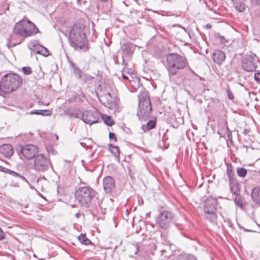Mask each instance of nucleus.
Listing matches in <instances>:
<instances>
[{
  "label": "nucleus",
  "mask_w": 260,
  "mask_h": 260,
  "mask_svg": "<svg viewBox=\"0 0 260 260\" xmlns=\"http://www.w3.org/2000/svg\"><path fill=\"white\" fill-rule=\"evenodd\" d=\"M69 42L76 50L86 51L88 50V41L83 27L79 24H75L70 31Z\"/></svg>",
  "instance_id": "1"
},
{
  "label": "nucleus",
  "mask_w": 260,
  "mask_h": 260,
  "mask_svg": "<svg viewBox=\"0 0 260 260\" xmlns=\"http://www.w3.org/2000/svg\"><path fill=\"white\" fill-rule=\"evenodd\" d=\"M166 67L170 78L176 75L180 70L184 69L188 62L185 57L176 53H171L166 57Z\"/></svg>",
  "instance_id": "2"
},
{
  "label": "nucleus",
  "mask_w": 260,
  "mask_h": 260,
  "mask_svg": "<svg viewBox=\"0 0 260 260\" xmlns=\"http://www.w3.org/2000/svg\"><path fill=\"white\" fill-rule=\"evenodd\" d=\"M21 82L22 80L17 74L10 73L5 75L0 82V95H3L16 90Z\"/></svg>",
  "instance_id": "3"
},
{
  "label": "nucleus",
  "mask_w": 260,
  "mask_h": 260,
  "mask_svg": "<svg viewBox=\"0 0 260 260\" xmlns=\"http://www.w3.org/2000/svg\"><path fill=\"white\" fill-rule=\"evenodd\" d=\"M39 29L36 25L28 19H23L16 23L13 28L15 35H18L23 38H27L36 34Z\"/></svg>",
  "instance_id": "4"
},
{
  "label": "nucleus",
  "mask_w": 260,
  "mask_h": 260,
  "mask_svg": "<svg viewBox=\"0 0 260 260\" xmlns=\"http://www.w3.org/2000/svg\"><path fill=\"white\" fill-rule=\"evenodd\" d=\"M139 111L137 116L140 119H145L148 118L151 114L152 107L148 92L142 91L138 95Z\"/></svg>",
  "instance_id": "5"
},
{
  "label": "nucleus",
  "mask_w": 260,
  "mask_h": 260,
  "mask_svg": "<svg viewBox=\"0 0 260 260\" xmlns=\"http://www.w3.org/2000/svg\"><path fill=\"white\" fill-rule=\"evenodd\" d=\"M95 196L94 190L89 186L80 187L75 192L77 201L84 207H88Z\"/></svg>",
  "instance_id": "6"
},
{
  "label": "nucleus",
  "mask_w": 260,
  "mask_h": 260,
  "mask_svg": "<svg viewBox=\"0 0 260 260\" xmlns=\"http://www.w3.org/2000/svg\"><path fill=\"white\" fill-rule=\"evenodd\" d=\"M217 202L215 198L208 197L204 203V212L205 218L209 222H213L216 220L215 213Z\"/></svg>",
  "instance_id": "7"
},
{
  "label": "nucleus",
  "mask_w": 260,
  "mask_h": 260,
  "mask_svg": "<svg viewBox=\"0 0 260 260\" xmlns=\"http://www.w3.org/2000/svg\"><path fill=\"white\" fill-rule=\"evenodd\" d=\"M99 99L106 107L113 110L115 114L119 113L122 109L117 97L110 92L104 93Z\"/></svg>",
  "instance_id": "8"
},
{
  "label": "nucleus",
  "mask_w": 260,
  "mask_h": 260,
  "mask_svg": "<svg viewBox=\"0 0 260 260\" xmlns=\"http://www.w3.org/2000/svg\"><path fill=\"white\" fill-rule=\"evenodd\" d=\"M174 214L169 210H164L160 213L156 219V224L160 228L166 229L173 221Z\"/></svg>",
  "instance_id": "9"
},
{
  "label": "nucleus",
  "mask_w": 260,
  "mask_h": 260,
  "mask_svg": "<svg viewBox=\"0 0 260 260\" xmlns=\"http://www.w3.org/2000/svg\"><path fill=\"white\" fill-rule=\"evenodd\" d=\"M38 152V147L32 144L21 146L20 149L18 150V153L21 158L23 156L28 159H31L36 157Z\"/></svg>",
  "instance_id": "10"
},
{
  "label": "nucleus",
  "mask_w": 260,
  "mask_h": 260,
  "mask_svg": "<svg viewBox=\"0 0 260 260\" xmlns=\"http://www.w3.org/2000/svg\"><path fill=\"white\" fill-rule=\"evenodd\" d=\"M50 166V160L42 154L37 155L34 161V169L38 172H44L48 170Z\"/></svg>",
  "instance_id": "11"
},
{
  "label": "nucleus",
  "mask_w": 260,
  "mask_h": 260,
  "mask_svg": "<svg viewBox=\"0 0 260 260\" xmlns=\"http://www.w3.org/2000/svg\"><path fill=\"white\" fill-rule=\"evenodd\" d=\"M256 60L255 54L246 55L242 60V67L244 70L251 72L256 67Z\"/></svg>",
  "instance_id": "12"
},
{
  "label": "nucleus",
  "mask_w": 260,
  "mask_h": 260,
  "mask_svg": "<svg viewBox=\"0 0 260 260\" xmlns=\"http://www.w3.org/2000/svg\"><path fill=\"white\" fill-rule=\"evenodd\" d=\"M82 119L85 123L91 125L98 122L99 115L95 111L86 110L83 112Z\"/></svg>",
  "instance_id": "13"
},
{
  "label": "nucleus",
  "mask_w": 260,
  "mask_h": 260,
  "mask_svg": "<svg viewBox=\"0 0 260 260\" xmlns=\"http://www.w3.org/2000/svg\"><path fill=\"white\" fill-rule=\"evenodd\" d=\"M104 188L107 192H111L115 187V182L110 176H107L103 179Z\"/></svg>",
  "instance_id": "14"
},
{
  "label": "nucleus",
  "mask_w": 260,
  "mask_h": 260,
  "mask_svg": "<svg viewBox=\"0 0 260 260\" xmlns=\"http://www.w3.org/2000/svg\"><path fill=\"white\" fill-rule=\"evenodd\" d=\"M213 61L218 64H221L225 60L224 53L219 50H216L212 55Z\"/></svg>",
  "instance_id": "15"
},
{
  "label": "nucleus",
  "mask_w": 260,
  "mask_h": 260,
  "mask_svg": "<svg viewBox=\"0 0 260 260\" xmlns=\"http://www.w3.org/2000/svg\"><path fill=\"white\" fill-rule=\"evenodd\" d=\"M121 49L123 53V57L128 56L133 54L134 50V46L131 43L123 44L121 46Z\"/></svg>",
  "instance_id": "16"
},
{
  "label": "nucleus",
  "mask_w": 260,
  "mask_h": 260,
  "mask_svg": "<svg viewBox=\"0 0 260 260\" xmlns=\"http://www.w3.org/2000/svg\"><path fill=\"white\" fill-rule=\"evenodd\" d=\"M1 152L7 156H10L13 154V151L12 146L9 144H5L0 148Z\"/></svg>",
  "instance_id": "17"
},
{
  "label": "nucleus",
  "mask_w": 260,
  "mask_h": 260,
  "mask_svg": "<svg viewBox=\"0 0 260 260\" xmlns=\"http://www.w3.org/2000/svg\"><path fill=\"white\" fill-rule=\"evenodd\" d=\"M251 198L253 201L256 203H260V187H255L254 188L251 192Z\"/></svg>",
  "instance_id": "18"
},
{
  "label": "nucleus",
  "mask_w": 260,
  "mask_h": 260,
  "mask_svg": "<svg viewBox=\"0 0 260 260\" xmlns=\"http://www.w3.org/2000/svg\"><path fill=\"white\" fill-rule=\"evenodd\" d=\"M51 111L48 110H35L29 112V114L42 115L44 116H50L51 115Z\"/></svg>",
  "instance_id": "19"
},
{
  "label": "nucleus",
  "mask_w": 260,
  "mask_h": 260,
  "mask_svg": "<svg viewBox=\"0 0 260 260\" xmlns=\"http://www.w3.org/2000/svg\"><path fill=\"white\" fill-rule=\"evenodd\" d=\"M156 125V121L154 120H149L146 125L143 124L142 126L144 131H149L153 128Z\"/></svg>",
  "instance_id": "20"
},
{
  "label": "nucleus",
  "mask_w": 260,
  "mask_h": 260,
  "mask_svg": "<svg viewBox=\"0 0 260 260\" xmlns=\"http://www.w3.org/2000/svg\"><path fill=\"white\" fill-rule=\"evenodd\" d=\"M139 249V245L137 243L131 245L129 248V255L133 257L134 255L137 254Z\"/></svg>",
  "instance_id": "21"
},
{
  "label": "nucleus",
  "mask_w": 260,
  "mask_h": 260,
  "mask_svg": "<svg viewBox=\"0 0 260 260\" xmlns=\"http://www.w3.org/2000/svg\"><path fill=\"white\" fill-rule=\"evenodd\" d=\"M131 86L135 89L137 90L142 85L140 83V80L139 78H135L132 80H129Z\"/></svg>",
  "instance_id": "22"
},
{
  "label": "nucleus",
  "mask_w": 260,
  "mask_h": 260,
  "mask_svg": "<svg viewBox=\"0 0 260 260\" xmlns=\"http://www.w3.org/2000/svg\"><path fill=\"white\" fill-rule=\"evenodd\" d=\"M110 147V149L112 153H113L114 156L119 159V154H120V150L119 148L117 146H114L112 144H110L109 145Z\"/></svg>",
  "instance_id": "23"
},
{
  "label": "nucleus",
  "mask_w": 260,
  "mask_h": 260,
  "mask_svg": "<svg viewBox=\"0 0 260 260\" xmlns=\"http://www.w3.org/2000/svg\"><path fill=\"white\" fill-rule=\"evenodd\" d=\"M177 260H197V258L191 254H182L178 256Z\"/></svg>",
  "instance_id": "24"
},
{
  "label": "nucleus",
  "mask_w": 260,
  "mask_h": 260,
  "mask_svg": "<svg viewBox=\"0 0 260 260\" xmlns=\"http://www.w3.org/2000/svg\"><path fill=\"white\" fill-rule=\"evenodd\" d=\"M78 239L82 244L84 245H89L91 243V241L83 234L79 236Z\"/></svg>",
  "instance_id": "25"
},
{
  "label": "nucleus",
  "mask_w": 260,
  "mask_h": 260,
  "mask_svg": "<svg viewBox=\"0 0 260 260\" xmlns=\"http://www.w3.org/2000/svg\"><path fill=\"white\" fill-rule=\"evenodd\" d=\"M102 118L107 125L112 126L113 124V121L110 116L107 115H102Z\"/></svg>",
  "instance_id": "26"
},
{
  "label": "nucleus",
  "mask_w": 260,
  "mask_h": 260,
  "mask_svg": "<svg viewBox=\"0 0 260 260\" xmlns=\"http://www.w3.org/2000/svg\"><path fill=\"white\" fill-rule=\"evenodd\" d=\"M15 38L14 35H12L10 37L9 39L8 40V44L7 45L9 47H11L13 46H15L16 45L20 44V42H14V40Z\"/></svg>",
  "instance_id": "27"
},
{
  "label": "nucleus",
  "mask_w": 260,
  "mask_h": 260,
  "mask_svg": "<svg viewBox=\"0 0 260 260\" xmlns=\"http://www.w3.org/2000/svg\"><path fill=\"white\" fill-rule=\"evenodd\" d=\"M71 66L74 69V74L78 78H81L82 77V72L75 64L74 63H71Z\"/></svg>",
  "instance_id": "28"
},
{
  "label": "nucleus",
  "mask_w": 260,
  "mask_h": 260,
  "mask_svg": "<svg viewBox=\"0 0 260 260\" xmlns=\"http://www.w3.org/2000/svg\"><path fill=\"white\" fill-rule=\"evenodd\" d=\"M37 53L43 55L44 56H47L49 53L48 50L45 47L41 46L38 50Z\"/></svg>",
  "instance_id": "29"
},
{
  "label": "nucleus",
  "mask_w": 260,
  "mask_h": 260,
  "mask_svg": "<svg viewBox=\"0 0 260 260\" xmlns=\"http://www.w3.org/2000/svg\"><path fill=\"white\" fill-rule=\"evenodd\" d=\"M235 7L236 10L239 12H242L245 9V5L242 3H236Z\"/></svg>",
  "instance_id": "30"
},
{
  "label": "nucleus",
  "mask_w": 260,
  "mask_h": 260,
  "mask_svg": "<svg viewBox=\"0 0 260 260\" xmlns=\"http://www.w3.org/2000/svg\"><path fill=\"white\" fill-rule=\"evenodd\" d=\"M121 72H123L124 74H127L131 78H132V75L134 72L133 69L125 67Z\"/></svg>",
  "instance_id": "31"
},
{
  "label": "nucleus",
  "mask_w": 260,
  "mask_h": 260,
  "mask_svg": "<svg viewBox=\"0 0 260 260\" xmlns=\"http://www.w3.org/2000/svg\"><path fill=\"white\" fill-rule=\"evenodd\" d=\"M223 129L224 130V136H226L228 138H230L232 137V132L229 129V127L227 126H225ZM218 134L221 136L223 137V136H221L220 132L218 131Z\"/></svg>",
  "instance_id": "32"
},
{
  "label": "nucleus",
  "mask_w": 260,
  "mask_h": 260,
  "mask_svg": "<svg viewBox=\"0 0 260 260\" xmlns=\"http://www.w3.org/2000/svg\"><path fill=\"white\" fill-rule=\"evenodd\" d=\"M237 174L239 176L243 177L246 176L247 174V170L243 168L238 169L237 170Z\"/></svg>",
  "instance_id": "33"
},
{
  "label": "nucleus",
  "mask_w": 260,
  "mask_h": 260,
  "mask_svg": "<svg viewBox=\"0 0 260 260\" xmlns=\"http://www.w3.org/2000/svg\"><path fill=\"white\" fill-rule=\"evenodd\" d=\"M235 203L240 208L242 209L243 207V202L241 198L240 197H236L235 199Z\"/></svg>",
  "instance_id": "34"
},
{
  "label": "nucleus",
  "mask_w": 260,
  "mask_h": 260,
  "mask_svg": "<svg viewBox=\"0 0 260 260\" xmlns=\"http://www.w3.org/2000/svg\"><path fill=\"white\" fill-rule=\"evenodd\" d=\"M11 175L13 176L20 178L21 179H22L23 180H24L25 182H26L27 183H28V181H27V180L24 176H21V175L18 174L17 173H16L15 172H14V171L11 172Z\"/></svg>",
  "instance_id": "35"
},
{
  "label": "nucleus",
  "mask_w": 260,
  "mask_h": 260,
  "mask_svg": "<svg viewBox=\"0 0 260 260\" xmlns=\"http://www.w3.org/2000/svg\"><path fill=\"white\" fill-rule=\"evenodd\" d=\"M22 71L24 74L29 75L31 73V70L30 67H25L22 68Z\"/></svg>",
  "instance_id": "36"
},
{
  "label": "nucleus",
  "mask_w": 260,
  "mask_h": 260,
  "mask_svg": "<svg viewBox=\"0 0 260 260\" xmlns=\"http://www.w3.org/2000/svg\"><path fill=\"white\" fill-rule=\"evenodd\" d=\"M254 79L259 83L260 82V72L258 71L255 74Z\"/></svg>",
  "instance_id": "37"
},
{
  "label": "nucleus",
  "mask_w": 260,
  "mask_h": 260,
  "mask_svg": "<svg viewBox=\"0 0 260 260\" xmlns=\"http://www.w3.org/2000/svg\"><path fill=\"white\" fill-rule=\"evenodd\" d=\"M109 136V138L110 139H113L115 142H116L117 141L116 137L114 133H110Z\"/></svg>",
  "instance_id": "38"
},
{
  "label": "nucleus",
  "mask_w": 260,
  "mask_h": 260,
  "mask_svg": "<svg viewBox=\"0 0 260 260\" xmlns=\"http://www.w3.org/2000/svg\"><path fill=\"white\" fill-rule=\"evenodd\" d=\"M227 95L228 96V98L230 100H233L234 98V95L231 92V91L229 90H226Z\"/></svg>",
  "instance_id": "39"
},
{
  "label": "nucleus",
  "mask_w": 260,
  "mask_h": 260,
  "mask_svg": "<svg viewBox=\"0 0 260 260\" xmlns=\"http://www.w3.org/2000/svg\"><path fill=\"white\" fill-rule=\"evenodd\" d=\"M122 76L123 79L129 81V78L131 77L127 74H124V73L122 72Z\"/></svg>",
  "instance_id": "40"
},
{
  "label": "nucleus",
  "mask_w": 260,
  "mask_h": 260,
  "mask_svg": "<svg viewBox=\"0 0 260 260\" xmlns=\"http://www.w3.org/2000/svg\"><path fill=\"white\" fill-rule=\"evenodd\" d=\"M4 238V233L2 229L0 228V240Z\"/></svg>",
  "instance_id": "41"
},
{
  "label": "nucleus",
  "mask_w": 260,
  "mask_h": 260,
  "mask_svg": "<svg viewBox=\"0 0 260 260\" xmlns=\"http://www.w3.org/2000/svg\"><path fill=\"white\" fill-rule=\"evenodd\" d=\"M228 176H229V181H230V182H231L232 179V176H233V173L232 172V171H230V172L228 171Z\"/></svg>",
  "instance_id": "42"
},
{
  "label": "nucleus",
  "mask_w": 260,
  "mask_h": 260,
  "mask_svg": "<svg viewBox=\"0 0 260 260\" xmlns=\"http://www.w3.org/2000/svg\"><path fill=\"white\" fill-rule=\"evenodd\" d=\"M251 1L253 4H255L256 5H259L260 4V0H251Z\"/></svg>",
  "instance_id": "43"
},
{
  "label": "nucleus",
  "mask_w": 260,
  "mask_h": 260,
  "mask_svg": "<svg viewBox=\"0 0 260 260\" xmlns=\"http://www.w3.org/2000/svg\"><path fill=\"white\" fill-rule=\"evenodd\" d=\"M212 27V25L210 24H207L206 25V28H208V29H209V28H211Z\"/></svg>",
  "instance_id": "44"
},
{
  "label": "nucleus",
  "mask_w": 260,
  "mask_h": 260,
  "mask_svg": "<svg viewBox=\"0 0 260 260\" xmlns=\"http://www.w3.org/2000/svg\"><path fill=\"white\" fill-rule=\"evenodd\" d=\"M6 172H7V173L9 174H11V172H13V171H11L9 169H6V171H5Z\"/></svg>",
  "instance_id": "45"
},
{
  "label": "nucleus",
  "mask_w": 260,
  "mask_h": 260,
  "mask_svg": "<svg viewBox=\"0 0 260 260\" xmlns=\"http://www.w3.org/2000/svg\"><path fill=\"white\" fill-rule=\"evenodd\" d=\"M75 216H76L77 218H79V217L80 216V213L79 212L75 214Z\"/></svg>",
  "instance_id": "46"
},
{
  "label": "nucleus",
  "mask_w": 260,
  "mask_h": 260,
  "mask_svg": "<svg viewBox=\"0 0 260 260\" xmlns=\"http://www.w3.org/2000/svg\"><path fill=\"white\" fill-rule=\"evenodd\" d=\"M248 132V131L245 129H244L243 133H244V134L246 135Z\"/></svg>",
  "instance_id": "47"
},
{
  "label": "nucleus",
  "mask_w": 260,
  "mask_h": 260,
  "mask_svg": "<svg viewBox=\"0 0 260 260\" xmlns=\"http://www.w3.org/2000/svg\"><path fill=\"white\" fill-rule=\"evenodd\" d=\"M55 137H56V139L57 140L58 139V136H57V135H55Z\"/></svg>",
  "instance_id": "48"
},
{
  "label": "nucleus",
  "mask_w": 260,
  "mask_h": 260,
  "mask_svg": "<svg viewBox=\"0 0 260 260\" xmlns=\"http://www.w3.org/2000/svg\"><path fill=\"white\" fill-rule=\"evenodd\" d=\"M189 71L190 72H191V73H194V72H193L192 70H189Z\"/></svg>",
  "instance_id": "49"
},
{
  "label": "nucleus",
  "mask_w": 260,
  "mask_h": 260,
  "mask_svg": "<svg viewBox=\"0 0 260 260\" xmlns=\"http://www.w3.org/2000/svg\"><path fill=\"white\" fill-rule=\"evenodd\" d=\"M101 1H103V2H104V1H106L107 0H101Z\"/></svg>",
  "instance_id": "50"
},
{
  "label": "nucleus",
  "mask_w": 260,
  "mask_h": 260,
  "mask_svg": "<svg viewBox=\"0 0 260 260\" xmlns=\"http://www.w3.org/2000/svg\"><path fill=\"white\" fill-rule=\"evenodd\" d=\"M45 105H48V103L47 104H45Z\"/></svg>",
  "instance_id": "51"
}]
</instances>
